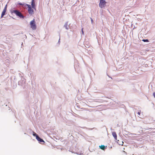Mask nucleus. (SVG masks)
<instances>
[{
    "mask_svg": "<svg viewBox=\"0 0 155 155\" xmlns=\"http://www.w3.org/2000/svg\"><path fill=\"white\" fill-rule=\"evenodd\" d=\"M81 30H82V33L83 34H84V32H83V28H82Z\"/></svg>",
    "mask_w": 155,
    "mask_h": 155,
    "instance_id": "obj_20",
    "label": "nucleus"
},
{
    "mask_svg": "<svg viewBox=\"0 0 155 155\" xmlns=\"http://www.w3.org/2000/svg\"><path fill=\"white\" fill-rule=\"evenodd\" d=\"M33 135L34 136H35L36 137V139L37 138V136H38V135L36 133H35V132H33Z\"/></svg>",
    "mask_w": 155,
    "mask_h": 155,
    "instance_id": "obj_11",
    "label": "nucleus"
},
{
    "mask_svg": "<svg viewBox=\"0 0 155 155\" xmlns=\"http://www.w3.org/2000/svg\"><path fill=\"white\" fill-rule=\"evenodd\" d=\"M123 152H124V153H126V152H125V151H123Z\"/></svg>",
    "mask_w": 155,
    "mask_h": 155,
    "instance_id": "obj_21",
    "label": "nucleus"
},
{
    "mask_svg": "<svg viewBox=\"0 0 155 155\" xmlns=\"http://www.w3.org/2000/svg\"><path fill=\"white\" fill-rule=\"evenodd\" d=\"M36 139L39 142H44V140L43 139H41L39 136L37 137Z\"/></svg>",
    "mask_w": 155,
    "mask_h": 155,
    "instance_id": "obj_5",
    "label": "nucleus"
},
{
    "mask_svg": "<svg viewBox=\"0 0 155 155\" xmlns=\"http://www.w3.org/2000/svg\"><path fill=\"white\" fill-rule=\"evenodd\" d=\"M141 113V111L140 110H138V112H137V114H138V115L139 116H140Z\"/></svg>",
    "mask_w": 155,
    "mask_h": 155,
    "instance_id": "obj_15",
    "label": "nucleus"
},
{
    "mask_svg": "<svg viewBox=\"0 0 155 155\" xmlns=\"http://www.w3.org/2000/svg\"><path fill=\"white\" fill-rule=\"evenodd\" d=\"M31 5L32 6V8L34 9H35V6L34 0H32Z\"/></svg>",
    "mask_w": 155,
    "mask_h": 155,
    "instance_id": "obj_6",
    "label": "nucleus"
},
{
    "mask_svg": "<svg viewBox=\"0 0 155 155\" xmlns=\"http://www.w3.org/2000/svg\"><path fill=\"white\" fill-rule=\"evenodd\" d=\"M153 95L154 97L155 98V92L153 93Z\"/></svg>",
    "mask_w": 155,
    "mask_h": 155,
    "instance_id": "obj_17",
    "label": "nucleus"
},
{
    "mask_svg": "<svg viewBox=\"0 0 155 155\" xmlns=\"http://www.w3.org/2000/svg\"><path fill=\"white\" fill-rule=\"evenodd\" d=\"M7 5H6L3 11L6 12V11H7Z\"/></svg>",
    "mask_w": 155,
    "mask_h": 155,
    "instance_id": "obj_13",
    "label": "nucleus"
},
{
    "mask_svg": "<svg viewBox=\"0 0 155 155\" xmlns=\"http://www.w3.org/2000/svg\"><path fill=\"white\" fill-rule=\"evenodd\" d=\"M28 12L29 14L32 15L34 14V11L33 9L31 8V6L28 5Z\"/></svg>",
    "mask_w": 155,
    "mask_h": 155,
    "instance_id": "obj_4",
    "label": "nucleus"
},
{
    "mask_svg": "<svg viewBox=\"0 0 155 155\" xmlns=\"http://www.w3.org/2000/svg\"><path fill=\"white\" fill-rule=\"evenodd\" d=\"M142 41H143V42H149V40L148 39H143L142 40Z\"/></svg>",
    "mask_w": 155,
    "mask_h": 155,
    "instance_id": "obj_16",
    "label": "nucleus"
},
{
    "mask_svg": "<svg viewBox=\"0 0 155 155\" xmlns=\"http://www.w3.org/2000/svg\"><path fill=\"white\" fill-rule=\"evenodd\" d=\"M100 147L101 149L102 150H104L105 148V147L104 145H101V146H100Z\"/></svg>",
    "mask_w": 155,
    "mask_h": 155,
    "instance_id": "obj_9",
    "label": "nucleus"
},
{
    "mask_svg": "<svg viewBox=\"0 0 155 155\" xmlns=\"http://www.w3.org/2000/svg\"><path fill=\"white\" fill-rule=\"evenodd\" d=\"M106 3L105 1L104 0H100V2L99 4V6L101 8L104 7V5Z\"/></svg>",
    "mask_w": 155,
    "mask_h": 155,
    "instance_id": "obj_3",
    "label": "nucleus"
},
{
    "mask_svg": "<svg viewBox=\"0 0 155 155\" xmlns=\"http://www.w3.org/2000/svg\"><path fill=\"white\" fill-rule=\"evenodd\" d=\"M112 135L115 139L116 140L117 139V135L115 132H112Z\"/></svg>",
    "mask_w": 155,
    "mask_h": 155,
    "instance_id": "obj_7",
    "label": "nucleus"
},
{
    "mask_svg": "<svg viewBox=\"0 0 155 155\" xmlns=\"http://www.w3.org/2000/svg\"><path fill=\"white\" fill-rule=\"evenodd\" d=\"M13 13H15L17 16H19L21 18H24V16L19 11L15 10L13 11Z\"/></svg>",
    "mask_w": 155,
    "mask_h": 155,
    "instance_id": "obj_2",
    "label": "nucleus"
},
{
    "mask_svg": "<svg viewBox=\"0 0 155 155\" xmlns=\"http://www.w3.org/2000/svg\"><path fill=\"white\" fill-rule=\"evenodd\" d=\"M7 5H6L3 11L6 12V11H7Z\"/></svg>",
    "mask_w": 155,
    "mask_h": 155,
    "instance_id": "obj_14",
    "label": "nucleus"
},
{
    "mask_svg": "<svg viewBox=\"0 0 155 155\" xmlns=\"http://www.w3.org/2000/svg\"><path fill=\"white\" fill-rule=\"evenodd\" d=\"M7 5H6L3 11L6 12V11H7Z\"/></svg>",
    "mask_w": 155,
    "mask_h": 155,
    "instance_id": "obj_12",
    "label": "nucleus"
},
{
    "mask_svg": "<svg viewBox=\"0 0 155 155\" xmlns=\"http://www.w3.org/2000/svg\"><path fill=\"white\" fill-rule=\"evenodd\" d=\"M19 5H21L22 6H22H23V4H22V3H19L18 4Z\"/></svg>",
    "mask_w": 155,
    "mask_h": 155,
    "instance_id": "obj_18",
    "label": "nucleus"
},
{
    "mask_svg": "<svg viewBox=\"0 0 155 155\" xmlns=\"http://www.w3.org/2000/svg\"><path fill=\"white\" fill-rule=\"evenodd\" d=\"M6 12H5L2 11V14H1V18H2L5 15V14Z\"/></svg>",
    "mask_w": 155,
    "mask_h": 155,
    "instance_id": "obj_10",
    "label": "nucleus"
},
{
    "mask_svg": "<svg viewBox=\"0 0 155 155\" xmlns=\"http://www.w3.org/2000/svg\"><path fill=\"white\" fill-rule=\"evenodd\" d=\"M28 5H28L26 3H24L23 4L22 7L23 8H26V7H28Z\"/></svg>",
    "mask_w": 155,
    "mask_h": 155,
    "instance_id": "obj_8",
    "label": "nucleus"
},
{
    "mask_svg": "<svg viewBox=\"0 0 155 155\" xmlns=\"http://www.w3.org/2000/svg\"><path fill=\"white\" fill-rule=\"evenodd\" d=\"M31 28L34 30H35L36 29V25L35 24V19L31 21L30 23Z\"/></svg>",
    "mask_w": 155,
    "mask_h": 155,
    "instance_id": "obj_1",
    "label": "nucleus"
},
{
    "mask_svg": "<svg viewBox=\"0 0 155 155\" xmlns=\"http://www.w3.org/2000/svg\"><path fill=\"white\" fill-rule=\"evenodd\" d=\"M91 23H92L93 22V20L92 18H91Z\"/></svg>",
    "mask_w": 155,
    "mask_h": 155,
    "instance_id": "obj_19",
    "label": "nucleus"
}]
</instances>
